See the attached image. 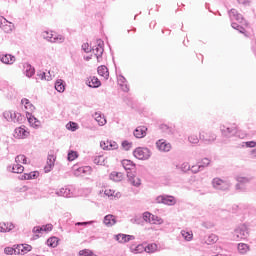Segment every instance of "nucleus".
Masks as SVG:
<instances>
[{"label": "nucleus", "mask_w": 256, "mask_h": 256, "mask_svg": "<svg viewBox=\"0 0 256 256\" xmlns=\"http://www.w3.org/2000/svg\"><path fill=\"white\" fill-rule=\"evenodd\" d=\"M17 249H18V255L19 254H23L25 255V253H29V251H31V249H33V247L29 244H19L17 245Z\"/></svg>", "instance_id": "obj_24"}, {"label": "nucleus", "mask_w": 256, "mask_h": 256, "mask_svg": "<svg viewBox=\"0 0 256 256\" xmlns=\"http://www.w3.org/2000/svg\"><path fill=\"white\" fill-rule=\"evenodd\" d=\"M238 251L241 253V255H245L247 251H249V246L245 243L238 244Z\"/></svg>", "instance_id": "obj_38"}, {"label": "nucleus", "mask_w": 256, "mask_h": 256, "mask_svg": "<svg viewBox=\"0 0 256 256\" xmlns=\"http://www.w3.org/2000/svg\"><path fill=\"white\" fill-rule=\"evenodd\" d=\"M155 251H157V244H155V243L148 244L145 247V252L146 253H155Z\"/></svg>", "instance_id": "obj_42"}, {"label": "nucleus", "mask_w": 256, "mask_h": 256, "mask_svg": "<svg viewBox=\"0 0 256 256\" xmlns=\"http://www.w3.org/2000/svg\"><path fill=\"white\" fill-rule=\"evenodd\" d=\"M219 241V238L215 234H211L208 236L206 243L207 245H211L212 243H217Z\"/></svg>", "instance_id": "obj_46"}, {"label": "nucleus", "mask_w": 256, "mask_h": 256, "mask_svg": "<svg viewBox=\"0 0 256 256\" xmlns=\"http://www.w3.org/2000/svg\"><path fill=\"white\" fill-rule=\"evenodd\" d=\"M79 256H97L92 250L83 249L78 252Z\"/></svg>", "instance_id": "obj_41"}, {"label": "nucleus", "mask_w": 256, "mask_h": 256, "mask_svg": "<svg viewBox=\"0 0 256 256\" xmlns=\"http://www.w3.org/2000/svg\"><path fill=\"white\" fill-rule=\"evenodd\" d=\"M181 235L185 241H193V233L182 230Z\"/></svg>", "instance_id": "obj_44"}, {"label": "nucleus", "mask_w": 256, "mask_h": 256, "mask_svg": "<svg viewBox=\"0 0 256 256\" xmlns=\"http://www.w3.org/2000/svg\"><path fill=\"white\" fill-rule=\"evenodd\" d=\"M211 164V160L209 158H203L201 161V164H199V169H202V171L205 169V167H209Z\"/></svg>", "instance_id": "obj_45"}, {"label": "nucleus", "mask_w": 256, "mask_h": 256, "mask_svg": "<svg viewBox=\"0 0 256 256\" xmlns=\"http://www.w3.org/2000/svg\"><path fill=\"white\" fill-rule=\"evenodd\" d=\"M15 134H16V137L23 138V137H27V135H29V132H27V130H25V128L21 126L15 129Z\"/></svg>", "instance_id": "obj_30"}, {"label": "nucleus", "mask_w": 256, "mask_h": 256, "mask_svg": "<svg viewBox=\"0 0 256 256\" xmlns=\"http://www.w3.org/2000/svg\"><path fill=\"white\" fill-rule=\"evenodd\" d=\"M212 187L218 191H229L231 189V182L221 178H214L212 180Z\"/></svg>", "instance_id": "obj_1"}, {"label": "nucleus", "mask_w": 256, "mask_h": 256, "mask_svg": "<svg viewBox=\"0 0 256 256\" xmlns=\"http://www.w3.org/2000/svg\"><path fill=\"white\" fill-rule=\"evenodd\" d=\"M23 171H25V167H23L21 164L17 163L12 167V173H23Z\"/></svg>", "instance_id": "obj_43"}, {"label": "nucleus", "mask_w": 256, "mask_h": 256, "mask_svg": "<svg viewBox=\"0 0 256 256\" xmlns=\"http://www.w3.org/2000/svg\"><path fill=\"white\" fill-rule=\"evenodd\" d=\"M122 147H123L124 151H129L131 149V147H133V143H131L127 140H124V141H122Z\"/></svg>", "instance_id": "obj_56"}, {"label": "nucleus", "mask_w": 256, "mask_h": 256, "mask_svg": "<svg viewBox=\"0 0 256 256\" xmlns=\"http://www.w3.org/2000/svg\"><path fill=\"white\" fill-rule=\"evenodd\" d=\"M95 165H105V157L103 156H96L94 158Z\"/></svg>", "instance_id": "obj_53"}, {"label": "nucleus", "mask_w": 256, "mask_h": 256, "mask_svg": "<svg viewBox=\"0 0 256 256\" xmlns=\"http://www.w3.org/2000/svg\"><path fill=\"white\" fill-rule=\"evenodd\" d=\"M93 118L95 119V121L98 122V125L100 127H103V125H106L107 120L105 119V116L101 115V113L95 112L93 114Z\"/></svg>", "instance_id": "obj_22"}, {"label": "nucleus", "mask_w": 256, "mask_h": 256, "mask_svg": "<svg viewBox=\"0 0 256 256\" xmlns=\"http://www.w3.org/2000/svg\"><path fill=\"white\" fill-rule=\"evenodd\" d=\"M42 37H43L44 39H47V41H50V43H51V40L53 39L54 34L49 33V32H43V33H42Z\"/></svg>", "instance_id": "obj_58"}, {"label": "nucleus", "mask_w": 256, "mask_h": 256, "mask_svg": "<svg viewBox=\"0 0 256 256\" xmlns=\"http://www.w3.org/2000/svg\"><path fill=\"white\" fill-rule=\"evenodd\" d=\"M92 51L94 53V55L96 56L97 61H99V59H101V57H103V52L105 51L104 48H98L97 46L92 47Z\"/></svg>", "instance_id": "obj_31"}, {"label": "nucleus", "mask_w": 256, "mask_h": 256, "mask_svg": "<svg viewBox=\"0 0 256 256\" xmlns=\"http://www.w3.org/2000/svg\"><path fill=\"white\" fill-rule=\"evenodd\" d=\"M234 235L237 239H247L249 237V228H247V225L241 224L234 230Z\"/></svg>", "instance_id": "obj_3"}, {"label": "nucleus", "mask_w": 256, "mask_h": 256, "mask_svg": "<svg viewBox=\"0 0 256 256\" xmlns=\"http://www.w3.org/2000/svg\"><path fill=\"white\" fill-rule=\"evenodd\" d=\"M25 120V116L21 115V113L13 112V122L14 123H23Z\"/></svg>", "instance_id": "obj_33"}, {"label": "nucleus", "mask_w": 256, "mask_h": 256, "mask_svg": "<svg viewBox=\"0 0 256 256\" xmlns=\"http://www.w3.org/2000/svg\"><path fill=\"white\" fill-rule=\"evenodd\" d=\"M217 139V135L213 134V132H200V141H203L205 145H211Z\"/></svg>", "instance_id": "obj_4"}, {"label": "nucleus", "mask_w": 256, "mask_h": 256, "mask_svg": "<svg viewBox=\"0 0 256 256\" xmlns=\"http://www.w3.org/2000/svg\"><path fill=\"white\" fill-rule=\"evenodd\" d=\"M2 27H3V31H4L5 33H11V31H13V26H11V25L5 24V25H3Z\"/></svg>", "instance_id": "obj_61"}, {"label": "nucleus", "mask_w": 256, "mask_h": 256, "mask_svg": "<svg viewBox=\"0 0 256 256\" xmlns=\"http://www.w3.org/2000/svg\"><path fill=\"white\" fill-rule=\"evenodd\" d=\"M127 177L131 185H133L134 187H139L141 185V179L135 178L133 172H127Z\"/></svg>", "instance_id": "obj_16"}, {"label": "nucleus", "mask_w": 256, "mask_h": 256, "mask_svg": "<svg viewBox=\"0 0 256 256\" xmlns=\"http://www.w3.org/2000/svg\"><path fill=\"white\" fill-rule=\"evenodd\" d=\"M221 133L223 137H233V135H237V126H221L220 127Z\"/></svg>", "instance_id": "obj_7"}, {"label": "nucleus", "mask_w": 256, "mask_h": 256, "mask_svg": "<svg viewBox=\"0 0 256 256\" xmlns=\"http://www.w3.org/2000/svg\"><path fill=\"white\" fill-rule=\"evenodd\" d=\"M13 113V111H5L3 113L4 119H6V121H13Z\"/></svg>", "instance_id": "obj_55"}, {"label": "nucleus", "mask_w": 256, "mask_h": 256, "mask_svg": "<svg viewBox=\"0 0 256 256\" xmlns=\"http://www.w3.org/2000/svg\"><path fill=\"white\" fill-rule=\"evenodd\" d=\"M177 169H180L182 173H187V171H191V166L189 165L188 162L182 163L180 166H176Z\"/></svg>", "instance_id": "obj_36"}, {"label": "nucleus", "mask_w": 256, "mask_h": 256, "mask_svg": "<svg viewBox=\"0 0 256 256\" xmlns=\"http://www.w3.org/2000/svg\"><path fill=\"white\" fill-rule=\"evenodd\" d=\"M115 239L119 243H129V241H135V236L129 234H118L115 236Z\"/></svg>", "instance_id": "obj_10"}, {"label": "nucleus", "mask_w": 256, "mask_h": 256, "mask_svg": "<svg viewBox=\"0 0 256 256\" xmlns=\"http://www.w3.org/2000/svg\"><path fill=\"white\" fill-rule=\"evenodd\" d=\"M55 89L58 93H63L65 91V81L58 79L55 83Z\"/></svg>", "instance_id": "obj_29"}, {"label": "nucleus", "mask_w": 256, "mask_h": 256, "mask_svg": "<svg viewBox=\"0 0 256 256\" xmlns=\"http://www.w3.org/2000/svg\"><path fill=\"white\" fill-rule=\"evenodd\" d=\"M199 137H197V135L193 134V135H190L188 137V141L189 143H192L193 145H197V143H199Z\"/></svg>", "instance_id": "obj_54"}, {"label": "nucleus", "mask_w": 256, "mask_h": 256, "mask_svg": "<svg viewBox=\"0 0 256 256\" xmlns=\"http://www.w3.org/2000/svg\"><path fill=\"white\" fill-rule=\"evenodd\" d=\"M156 203H162L163 205H175L177 200L171 195H160L156 197Z\"/></svg>", "instance_id": "obj_5"}, {"label": "nucleus", "mask_w": 256, "mask_h": 256, "mask_svg": "<svg viewBox=\"0 0 256 256\" xmlns=\"http://www.w3.org/2000/svg\"><path fill=\"white\" fill-rule=\"evenodd\" d=\"M56 195H58V197H73V192H71V189L69 188H61L60 190L56 191Z\"/></svg>", "instance_id": "obj_18"}, {"label": "nucleus", "mask_w": 256, "mask_h": 256, "mask_svg": "<svg viewBox=\"0 0 256 256\" xmlns=\"http://www.w3.org/2000/svg\"><path fill=\"white\" fill-rule=\"evenodd\" d=\"M108 151H113L119 148V145L115 141L107 140Z\"/></svg>", "instance_id": "obj_47"}, {"label": "nucleus", "mask_w": 256, "mask_h": 256, "mask_svg": "<svg viewBox=\"0 0 256 256\" xmlns=\"http://www.w3.org/2000/svg\"><path fill=\"white\" fill-rule=\"evenodd\" d=\"M229 17L231 21L235 19V21H238V23H241L242 25H248L247 21H245V18H243V15L237 11V9H231L229 11Z\"/></svg>", "instance_id": "obj_6"}, {"label": "nucleus", "mask_w": 256, "mask_h": 256, "mask_svg": "<svg viewBox=\"0 0 256 256\" xmlns=\"http://www.w3.org/2000/svg\"><path fill=\"white\" fill-rule=\"evenodd\" d=\"M46 245H48V247H52V249H55V247L59 245V238L55 236L48 238L46 241Z\"/></svg>", "instance_id": "obj_27"}, {"label": "nucleus", "mask_w": 256, "mask_h": 256, "mask_svg": "<svg viewBox=\"0 0 256 256\" xmlns=\"http://www.w3.org/2000/svg\"><path fill=\"white\" fill-rule=\"evenodd\" d=\"M236 181H237V183H240L241 185H245V184L249 183L251 181V179H249L247 177L237 176Z\"/></svg>", "instance_id": "obj_51"}, {"label": "nucleus", "mask_w": 256, "mask_h": 256, "mask_svg": "<svg viewBox=\"0 0 256 256\" xmlns=\"http://www.w3.org/2000/svg\"><path fill=\"white\" fill-rule=\"evenodd\" d=\"M100 147H101V149H103L104 151H109V144H107V140H106V141H101V142H100Z\"/></svg>", "instance_id": "obj_60"}, {"label": "nucleus", "mask_w": 256, "mask_h": 256, "mask_svg": "<svg viewBox=\"0 0 256 256\" xmlns=\"http://www.w3.org/2000/svg\"><path fill=\"white\" fill-rule=\"evenodd\" d=\"M77 157H79V155L77 154V152L71 150L70 152H68V156L67 159L68 161H75L77 159Z\"/></svg>", "instance_id": "obj_52"}, {"label": "nucleus", "mask_w": 256, "mask_h": 256, "mask_svg": "<svg viewBox=\"0 0 256 256\" xmlns=\"http://www.w3.org/2000/svg\"><path fill=\"white\" fill-rule=\"evenodd\" d=\"M0 61L5 65H13V63H15V56L10 54H5L2 57H0Z\"/></svg>", "instance_id": "obj_17"}, {"label": "nucleus", "mask_w": 256, "mask_h": 256, "mask_svg": "<svg viewBox=\"0 0 256 256\" xmlns=\"http://www.w3.org/2000/svg\"><path fill=\"white\" fill-rule=\"evenodd\" d=\"M98 75H100L101 77H104V79H109V69L107 68V66L102 65L98 67Z\"/></svg>", "instance_id": "obj_25"}, {"label": "nucleus", "mask_w": 256, "mask_h": 256, "mask_svg": "<svg viewBox=\"0 0 256 256\" xmlns=\"http://www.w3.org/2000/svg\"><path fill=\"white\" fill-rule=\"evenodd\" d=\"M33 233H47L49 231H53V224H46V225H43V226H35L33 228Z\"/></svg>", "instance_id": "obj_13"}, {"label": "nucleus", "mask_w": 256, "mask_h": 256, "mask_svg": "<svg viewBox=\"0 0 256 256\" xmlns=\"http://www.w3.org/2000/svg\"><path fill=\"white\" fill-rule=\"evenodd\" d=\"M134 157L141 161H147L151 157V150L147 147H138L133 151Z\"/></svg>", "instance_id": "obj_2"}, {"label": "nucleus", "mask_w": 256, "mask_h": 256, "mask_svg": "<svg viewBox=\"0 0 256 256\" xmlns=\"http://www.w3.org/2000/svg\"><path fill=\"white\" fill-rule=\"evenodd\" d=\"M147 135V127L145 126H139L134 130V137L136 139H143V137H146Z\"/></svg>", "instance_id": "obj_14"}, {"label": "nucleus", "mask_w": 256, "mask_h": 256, "mask_svg": "<svg viewBox=\"0 0 256 256\" xmlns=\"http://www.w3.org/2000/svg\"><path fill=\"white\" fill-rule=\"evenodd\" d=\"M131 223H136V225H141L143 223V218H141V216H136L134 219H131Z\"/></svg>", "instance_id": "obj_59"}, {"label": "nucleus", "mask_w": 256, "mask_h": 256, "mask_svg": "<svg viewBox=\"0 0 256 256\" xmlns=\"http://www.w3.org/2000/svg\"><path fill=\"white\" fill-rule=\"evenodd\" d=\"M24 73L26 77H33L35 75V67L29 63L24 64Z\"/></svg>", "instance_id": "obj_23"}, {"label": "nucleus", "mask_w": 256, "mask_h": 256, "mask_svg": "<svg viewBox=\"0 0 256 256\" xmlns=\"http://www.w3.org/2000/svg\"><path fill=\"white\" fill-rule=\"evenodd\" d=\"M190 171H191L192 173H194V174H197V173H199V171H202V169L199 168V165H198V166H192V167L190 168Z\"/></svg>", "instance_id": "obj_63"}, {"label": "nucleus", "mask_w": 256, "mask_h": 256, "mask_svg": "<svg viewBox=\"0 0 256 256\" xmlns=\"http://www.w3.org/2000/svg\"><path fill=\"white\" fill-rule=\"evenodd\" d=\"M15 229V224L11 222H0V233H9Z\"/></svg>", "instance_id": "obj_12"}, {"label": "nucleus", "mask_w": 256, "mask_h": 256, "mask_svg": "<svg viewBox=\"0 0 256 256\" xmlns=\"http://www.w3.org/2000/svg\"><path fill=\"white\" fill-rule=\"evenodd\" d=\"M156 147L159 151H163L164 153H169L171 151V143L167 142L165 139H160L156 142Z\"/></svg>", "instance_id": "obj_8"}, {"label": "nucleus", "mask_w": 256, "mask_h": 256, "mask_svg": "<svg viewBox=\"0 0 256 256\" xmlns=\"http://www.w3.org/2000/svg\"><path fill=\"white\" fill-rule=\"evenodd\" d=\"M65 41V37L62 35H55L51 39V43H63Z\"/></svg>", "instance_id": "obj_48"}, {"label": "nucleus", "mask_w": 256, "mask_h": 256, "mask_svg": "<svg viewBox=\"0 0 256 256\" xmlns=\"http://www.w3.org/2000/svg\"><path fill=\"white\" fill-rule=\"evenodd\" d=\"M37 177H39V171H33L30 173H24L21 179L27 181L29 179H37Z\"/></svg>", "instance_id": "obj_26"}, {"label": "nucleus", "mask_w": 256, "mask_h": 256, "mask_svg": "<svg viewBox=\"0 0 256 256\" xmlns=\"http://www.w3.org/2000/svg\"><path fill=\"white\" fill-rule=\"evenodd\" d=\"M22 105H24L25 109H29V111H35V106L29 101L27 98H23L21 100Z\"/></svg>", "instance_id": "obj_32"}, {"label": "nucleus", "mask_w": 256, "mask_h": 256, "mask_svg": "<svg viewBox=\"0 0 256 256\" xmlns=\"http://www.w3.org/2000/svg\"><path fill=\"white\" fill-rule=\"evenodd\" d=\"M232 29H235L236 31H239V33H245V28L238 23L232 22L231 23Z\"/></svg>", "instance_id": "obj_49"}, {"label": "nucleus", "mask_w": 256, "mask_h": 256, "mask_svg": "<svg viewBox=\"0 0 256 256\" xmlns=\"http://www.w3.org/2000/svg\"><path fill=\"white\" fill-rule=\"evenodd\" d=\"M86 85L89 86L91 89H98V87H101V81L99 78L93 76L87 79Z\"/></svg>", "instance_id": "obj_11"}, {"label": "nucleus", "mask_w": 256, "mask_h": 256, "mask_svg": "<svg viewBox=\"0 0 256 256\" xmlns=\"http://www.w3.org/2000/svg\"><path fill=\"white\" fill-rule=\"evenodd\" d=\"M118 83L120 87H122V91H124V93H128L129 85H127V78H125L123 75H120L118 78Z\"/></svg>", "instance_id": "obj_19"}, {"label": "nucleus", "mask_w": 256, "mask_h": 256, "mask_svg": "<svg viewBox=\"0 0 256 256\" xmlns=\"http://www.w3.org/2000/svg\"><path fill=\"white\" fill-rule=\"evenodd\" d=\"M245 145L248 148H253V147H256V142L255 141H248V142H245Z\"/></svg>", "instance_id": "obj_64"}, {"label": "nucleus", "mask_w": 256, "mask_h": 256, "mask_svg": "<svg viewBox=\"0 0 256 256\" xmlns=\"http://www.w3.org/2000/svg\"><path fill=\"white\" fill-rule=\"evenodd\" d=\"M143 221H145L146 223L156 224V223H161V218L151 214L150 212H144Z\"/></svg>", "instance_id": "obj_9"}, {"label": "nucleus", "mask_w": 256, "mask_h": 256, "mask_svg": "<svg viewBox=\"0 0 256 256\" xmlns=\"http://www.w3.org/2000/svg\"><path fill=\"white\" fill-rule=\"evenodd\" d=\"M66 129H68V131H77V129H79V124L70 121L66 124Z\"/></svg>", "instance_id": "obj_40"}, {"label": "nucleus", "mask_w": 256, "mask_h": 256, "mask_svg": "<svg viewBox=\"0 0 256 256\" xmlns=\"http://www.w3.org/2000/svg\"><path fill=\"white\" fill-rule=\"evenodd\" d=\"M55 155H48L47 158V166L44 167V171L45 173H49L51 172V169H53V167H55Z\"/></svg>", "instance_id": "obj_15"}, {"label": "nucleus", "mask_w": 256, "mask_h": 256, "mask_svg": "<svg viewBox=\"0 0 256 256\" xmlns=\"http://www.w3.org/2000/svg\"><path fill=\"white\" fill-rule=\"evenodd\" d=\"M122 167H124L125 171H127V173H130L129 171H133V169H135V163H133V161L131 160H122Z\"/></svg>", "instance_id": "obj_20"}, {"label": "nucleus", "mask_w": 256, "mask_h": 256, "mask_svg": "<svg viewBox=\"0 0 256 256\" xmlns=\"http://www.w3.org/2000/svg\"><path fill=\"white\" fill-rule=\"evenodd\" d=\"M160 129L161 131H163V133H166L167 135H173V128L169 127V125L167 124H161Z\"/></svg>", "instance_id": "obj_34"}, {"label": "nucleus", "mask_w": 256, "mask_h": 256, "mask_svg": "<svg viewBox=\"0 0 256 256\" xmlns=\"http://www.w3.org/2000/svg\"><path fill=\"white\" fill-rule=\"evenodd\" d=\"M90 167L89 166H85V167H80L77 169L78 173H82L85 174L87 173V171H89Z\"/></svg>", "instance_id": "obj_62"}, {"label": "nucleus", "mask_w": 256, "mask_h": 256, "mask_svg": "<svg viewBox=\"0 0 256 256\" xmlns=\"http://www.w3.org/2000/svg\"><path fill=\"white\" fill-rule=\"evenodd\" d=\"M110 179L112 181H121V179H123V174L121 172H112L110 174Z\"/></svg>", "instance_id": "obj_35"}, {"label": "nucleus", "mask_w": 256, "mask_h": 256, "mask_svg": "<svg viewBox=\"0 0 256 256\" xmlns=\"http://www.w3.org/2000/svg\"><path fill=\"white\" fill-rule=\"evenodd\" d=\"M15 162L18 164L23 163V165H27V156L23 154L17 155L15 157Z\"/></svg>", "instance_id": "obj_39"}, {"label": "nucleus", "mask_w": 256, "mask_h": 256, "mask_svg": "<svg viewBox=\"0 0 256 256\" xmlns=\"http://www.w3.org/2000/svg\"><path fill=\"white\" fill-rule=\"evenodd\" d=\"M104 224L106 225V227H113V225H115V223H117V220L115 219V217L111 214H108L104 217Z\"/></svg>", "instance_id": "obj_21"}, {"label": "nucleus", "mask_w": 256, "mask_h": 256, "mask_svg": "<svg viewBox=\"0 0 256 256\" xmlns=\"http://www.w3.org/2000/svg\"><path fill=\"white\" fill-rule=\"evenodd\" d=\"M82 50L84 53H91L93 51V47L89 46V43L82 44Z\"/></svg>", "instance_id": "obj_57"}, {"label": "nucleus", "mask_w": 256, "mask_h": 256, "mask_svg": "<svg viewBox=\"0 0 256 256\" xmlns=\"http://www.w3.org/2000/svg\"><path fill=\"white\" fill-rule=\"evenodd\" d=\"M131 250L133 253H143L145 251V247L143 244H139L135 248L131 246Z\"/></svg>", "instance_id": "obj_50"}, {"label": "nucleus", "mask_w": 256, "mask_h": 256, "mask_svg": "<svg viewBox=\"0 0 256 256\" xmlns=\"http://www.w3.org/2000/svg\"><path fill=\"white\" fill-rule=\"evenodd\" d=\"M26 117L28 119V123L34 127H39V120H37L35 118V116H33V114L29 113V112H26Z\"/></svg>", "instance_id": "obj_28"}, {"label": "nucleus", "mask_w": 256, "mask_h": 256, "mask_svg": "<svg viewBox=\"0 0 256 256\" xmlns=\"http://www.w3.org/2000/svg\"><path fill=\"white\" fill-rule=\"evenodd\" d=\"M4 253H5L6 255H13V254L19 255V250L17 249V246H16L15 248L6 247V248L4 249Z\"/></svg>", "instance_id": "obj_37"}]
</instances>
